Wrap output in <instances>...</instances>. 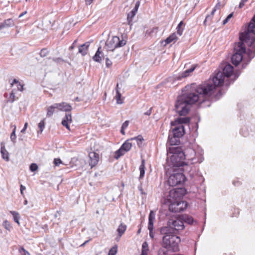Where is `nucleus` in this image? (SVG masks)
I'll return each mask as SVG.
<instances>
[{
	"label": "nucleus",
	"mask_w": 255,
	"mask_h": 255,
	"mask_svg": "<svg viewBox=\"0 0 255 255\" xmlns=\"http://www.w3.org/2000/svg\"><path fill=\"white\" fill-rule=\"evenodd\" d=\"M233 67L230 64H225L221 69L214 75L212 79L207 82L196 85L193 84L185 87L183 94L178 97L175 108L180 116L187 115L190 106L196 102L202 104L207 101L214 92L216 87L223 86L224 84L228 85L229 80L232 82L239 76L238 72H234Z\"/></svg>",
	"instance_id": "obj_1"
},
{
	"label": "nucleus",
	"mask_w": 255,
	"mask_h": 255,
	"mask_svg": "<svg viewBox=\"0 0 255 255\" xmlns=\"http://www.w3.org/2000/svg\"><path fill=\"white\" fill-rule=\"evenodd\" d=\"M168 151L172 154L167 158V164L171 171H175L178 168L179 170L190 173L192 170L190 164L200 163L204 159L202 151H195L192 148L181 151L178 147H169Z\"/></svg>",
	"instance_id": "obj_2"
},
{
	"label": "nucleus",
	"mask_w": 255,
	"mask_h": 255,
	"mask_svg": "<svg viewBox=\"0 0 255 255\" xmlns=\"http://www.w3.org/2000/svg\"><path fill=\"white\" fill-rule=\"evenodd\" d=\"M252 20L254 23H250L247 31L240 34V41L235 44V53L231 59L235 66L239 65L243 59V54L247 55L249 61L255 55V14Z\"/></svg>",
	"instance_id": "obj_3"
},
{
	"label": "nucleus",
	"mask_w": 255,
	"mask_h": 255,
	"mask_svg": "<svg viewBox=\"0 0 255 255\" xmlns=\"http://www.w3.org/2000/svg\"><path fill=\"white\" fill-rule=\"evenodd\" d=\"M184 188H176L171 190L164 199V204L168 206L169 210L172 212H180L187 208V203L181 201V199L185 194Z\"/></svg>",
	"instance_id": "obj_4"
},
{
	"label": "nucleus",
	"mask_w": 255,
	"mask_h": 255,
	"mask_svg": "<svg viewBox=\"0 0 255 255\" xmlns=\"http://www.w3.org/2000/svg\"><path fill=\"white\" fill-rule=\"evenodd\" d=\"M184 228L183 222L180 219H171L167 222V226L160 229L161 234H177Z\"/></svg>",
	"instance_id": "obj_5"
},
{
	"label": "nucleus",
	"mask_w": 255,
	"mask_h": 255,
	"mask_svg": "<svg viewBox=\"0 0 255 255\" xmlns=\"http://www.w3.org/2000/svg\"><path fill=\"white\" fill-rule=\"evenodd\" d=\"M174 234H162L164 235L162 238V245L172 252H176L179 250V244L181 240L179 237Z\"/></svg>",
	"instance_id": "obj_6"
},
{
	"label": "nucleus",
	"mask_w": 255,
	"mask_h": 255,
	"mask_svg": "<svg viewBox=\"0 0 255 255\" xmlns=\"http://www.w3.org/2000/svg\"><path fill=\"white\" fill-rule=\"evenodd\" d=\"M190 120V119L188 117H180L177 118L174 122H172L171 126L175 127L172 129L173 135L179 138L182 136L185 133L183 124H188Z\"/></svg>",
	"instance_id": "obj_7"
},
{
	"label": "nucleus",
	"mask_w": 255,
	"mask_h": 255,
	"mask_svg": "<svg viewBox=\"0 0 255 255\" xmlns=\"http://www.w3.org/2000/svg\"><path fill=\"white\" fill-rule=\"evenodd\" d=\"M126 41L123 39L121 40L118 36H113L109 38L105 43V48L108 51H113L115 48L124 46Z\"/></svg>",
	"instance_id": "obj_8"
},
{
	"label": "nucleus",
	"mask_w": 255,
	"mask_h": 255,
	"mask_svg": "<svg viewBox=\"0 0 255 255\" xmlns=\"http://www.w3.org/2000/svg\"><path fill=\"white\" fill-rule=\"evenodd\" d=\"M185 175L182 173H174L171 174L167 181L168 184L170 186H175L182 184L185 181Z\"/></svg>",
	"instance_id": "obj_9"
},
{
	"label": "nucleus",
	"mask_w": 255,
	"mask_h": 255,
	"mask_svg": "<svg viewBox=\"0 0 255 255\" xmlns=\"http://www.w3.org/2000/svg\"><path fill=\"white\" fill-rule=\"evenodd\" d=\"M130 140V139L127 140L123 144L120 149L116 152L115 156L117 159L122 155H123L126 152L128 151L130 149L132 144L129 142Z\"/></svg>",
	"instance_id": "obj_10"
},
{
	"label": "nucleus",
	"mask_w": 255,
	"mask_h": 255,
	"mask_svg": "<svg viewBox=\"0 0 255 255\" xmlns=\"http://www.w3.org/2000/svg\"><path fill=\"white\" fill-rule=\"evenodd\" d=\"M155 221V213L151 211L148 216V229L149 231V236L153 239L154 236V233L153 232V224Z\"/></svg>",
	"instance_id": "obj_11"
},
{
	"label": "nucleus",
	"mask_w": 255,
	"mask_h": 255,
	"mask_svg": "<svg viewBox=\"0 0 255 255\" xmlns=\"http://www.w3.org/2000/svg\"><path fill=\"white\" fill-rule=\"evenodd\" d=\"M89 157L90 159L89 164L92 168L97 164L99 161V156L98 153L94 151H92L89 153Z\"/></svg>",
	"instance_id": "obj_12"
},
{
	"label": "nucleus",
	"mask_w": 255,
	"mask_h": 255,
	"mask_svg": "<svg viewBox=\"0 0 255 255\" xmlns=\"http://www.w3.org/2000/svg\"><path fill=\"white\" fill-rule=\"evenodd\" d=\"M56 107L59 111L69 112L72 110L71 106L68 103L62 102L61 103H55Z\"/></svg>",
	"instance_id": "obj_13"
},
{
	"label": "nucleus",
	"mask_w": 255,
	"mask_h": 255,
	"mask_svg": "<svg viewBox=\"0 0 255 255\" xmlns=\"http://www.w3.org/2000/svg\"><path fill=\"white\" fill-rule=\"evenodd\" d=\"M72 119L70 114H66L62 121V125L65 127L67 129L71 130L69 124L72 123Z\"/></svg>",
	"instance_id": "obj_14"
},
{
	"label": "nucleus",
	"mask_w": 255,
	"mask_h": 255,
	"mask_svg": "<svg viewBox=\"0 0 255 255\" xmlns=\"http://www.w3.org/2000/svg\"><path fill=\"white\" fill-rule=\"evenodd\" d=\"M127 229V226L124 224V223H121L119 226L118 227V228L117 229V232L118 233L119 237L117 238L116 240L117 241H119L122 236L124 234L126 230Z\"/></svg>",
	"instance_id": "obj_15"
},
{
	"label": "nucleus",
	"mask_w": 255,
	"mask_h": 255,
	"mask_svg": "<svg viewBox=\"0 0 255 255\" xmlns=\"http://www.w3.org/2000/svg\"><path fill=\"white\" fill-rule=\"evenodd\" d=\"M195 68L196 66L195 65H192L191 68L181 73L179 76V79H180L181 78H185L189 76L190 74L195 69Z\"/></svg>",
	"instance_id": "obj_16"
},
{
	"label": "nucleus",
	"mask_w": 255,
	"mask_h": 255,
	"mask_svg": "<svg viewBox=\"0 0 255 255\" xmlns=\"http://www.w3.org/2000/svg\"><path fill=\"white\" fill-rule=\"evenodd\" d=\"M14 25V23L12 19H7L0 24V30L3 28L13 26Z\"/></svg>",
	"instance_id": "obj_17"
},
{
	"label": "nucleus",
	"mask_w": 255,
	"mask_h": 255,
	"mask_svg": "<svg viewBox=\"0 0 255 255\" xmlns=\"http://www.w3.org/2000/svg\"><path fill=\"white\" fill-rule=\"evenodd\" d=\"M101 48L99 47L95 55L94 56L93 60L98 62H101V61L104 59V55L102 52L100 51Z\"/></svg>",
	"instance_id": "obj_18"
},
{
	"label": "nucleus",
	"mask_w": 255,
	"mask_h": 255,
	"mask_svg": "<svg viewBox=\"0 0 255 255\" xmlns=\"http://www.w3.org/2000/svg\"><path fill=\"white\" fill-rule=\"evenodd\" d=\"M89 45L90 43L89 42H86L84 44L81 45L79 47V52L82 55H85L87 53Z\"/></svg>",
	"instance_id": "obj_19"
},
{
	"label": "nucleus",
	"mask_w": 255,
	"mask_h": 255,
	"mask_svg": "<svg viewBox=\"0 0 255 255\" xmlns=\"http://www.w3.org/2000/svg\"><path fill=\"white\" fill-rule=\"evenodd\" d=\"M179 137H175L174 135L171 137V135H169L167 143L170 145H178L179 143Z\"/></svg>",
	"instance_id": "obj_20"
},
{
	"label": "nucleus",
	"mask_w": 255,
	"mask_h": 255,
	"mask_svg": "<svg viewBox=\"0 0 255 255\" xmlns=\"http://www.w3.org/2000/svg\"><path fill=\"white\" fill-rule=\"evenodd\" d=\"M171 251V250H169L167 248L164 247L162 245L161 248L159 249L158 251V255H182L180 254H176V255H170L169 254V252Z\"/></svg>",
	"instance_id": "obj_21"
},
{
	"label": "nucleus",
	"mask_w": 255,
	"mask_h": 255,
	"mask_svg": "<svg viewBox=\"0 0 255 255\" xmlns=\"http://www.w3.org/2000/svg\"><path fill=\"white\" fill-rule=\"evenodd\" d=\"M177 39L176 34L173 33L166 39L165 42L166 44H169L172 42L174 43L177 41Z\"/></svg>",
	"instance_id": "obj_22"
},
{
	"label": "nucleus",
	"mask_w": 255,
	"mask_h": 255,
	"mask_svg": "<svg viewBox=\"0 0 255 255\" xmlns=\"http://www.w3.org/2000/svg\"><path fill=\"white\" fill-rule=\"evenodd\" d=\"M140 171V175H139V179H142L145 173V160L144 159H142L141 163L139 168Z\"/></svg>",
	"instance_id": "obj_23"
},
{
	"label": "nucleus",
	"mask_w": 255,
	"mask_h": 255,
	"mask_svg": "<svg viewBox=\"0 0 255 255\" xmlns=\"http://www.w3.org/2000/svg\"><path fill=\"white\" fill-rule=\"evenodd\" d=\"M0 152L2 155V157L3 159H5L6 161H8L9 160V154L8 152L5 149L4 146L1 145L0 149Z\"/></svg>",
	"instance_id": "obj_24"
},
{
	"label": "nucleus",
	"mask_w": 255,
	"mask_h": 255,
	"mask_svg": "<svg viewBox=\"0 0 255 255\" xmlns=\"http://www.w3.org/2000/svg\"><path fill=\"white\" fill-rule=\"evenodd\" d=\"M56 109H57V107H56L55 104L48 107L47 109V116L51 117L53 114Z\"/></svg>",
	"instance_id": "obj_25"
},
{
	"label": "nucleus",
	"mask_w": 255,
	"mask_h": 255,
	"mask_svg": "<svg viewBox=\"0 0 255 255\" xmlns=\"http://www.w3.org/2000/svg\"><path fill=\"white\" fill-rule=\"evenodd\" d=\"M148 251V245L146 242H144L142 245V252L141 255H147Z\"/></svg>",
	"instance_id": "obj_26"
},
{
	"label": "nucleus",
	"mask_w": 255,
	"mask_h": 255,
	"mask_svg": "<svg viewBox=\"0 0 255 255\" xmlns=\"http://www.w3.org/2000/svg\"><path fill=\"white\" fill-rule=\"evenodd\" d=\"M119 84L117 85V89H116V95L115 96V99L117 100V103L118 104H122L123 102L121 99V94L120 93V91L118 89Z\"/></svg>",
	"instance_id": "obj_27"
},
{
	"label": "nucleus",
	"mask_w": 255,
	"mask_h": 255,
	"mask_svg": "<svg viewBox=\"0 0 255 255\" xmlns=\"http://www.w3.org/2000/svg\"><path fill=\"white\" fill-rule=\"evenodd\" d=\"M158 31L157 27H153L146 30L145 34L149 36H152L156 34Z\"/></svg>",
	"instance_id": "obj_28"
},
{
	"label": "nucleus",
	"mask_w": 255,
	"mask_h": 255,
	"mask_svg": "<svg viewBox=\"0 0 255 255\" xmlns=\"http://www.w3.org/2000/svg\"><path fill=\"white\" fill-rule=\"evenodd\" d=\"M182 220L189 224H191L193 222V219L186 215L182 216Z\"/></svg>",
	"instance_id": "obj_29"
},
{
	"label": "nucleus",
	"mask_w": 255,
	"mask_h": 255,
	"mask_svg": "<svg viewBox=\"0 0 255 255\" xmlns=\"http://www.w3.org/2000/svg\"><path fill=\"white\" fill-rule=\"evenodd\" d=\"M10 213L12 215L14 221L18 225H19V220L20 219V216L18 213L15 211H10Z\"/></svg>",
	"instance_id": "obj_30"
},
{
	"label": "nucleus",
	"mask_w": 255,
	"mask_h": 255,
	"mask_svg": "<svg viewBox=\"0 0 255 255\" xmlns=\"http://www.w3.org/2000/svg\"><path fill=\"white\" fill-rule=\"evenodd\" d=\"M14 84H17V90L20 91H22L23 90V85L21 84L19 81L16 79H14L12 83L11 84V86H13Z\"/></svg>",
	"instance_id": "obj_31"
},
{
	"label": "nucleus",
	"mask_w": 255,
	"mask_h": 255,
	"mask_svg": "<svg viewBox=\"0 0 255 255\" xmlns=\"http://www.w3.org/2000/svg\"><path fill=\"white\" fill-rule=\"evenodd\" d=\"M135 14H136L134 13V12H132V10L129 13H128L127 16V21L129 25H131V23L132 21V18Z\"/></svg>",
	"instance_id": "obj_32"
},
{
	"label": "nucleus",
	"mask_w": 255,
	"mask_h": 255,
	"mask_svg": "<svg viewBox=\"0 0 255 255\" xmlns=\"http://www.w3.org/2000/svg\"><path fill=\"white\" fill-rule=\"evenodd\" d=\"M130 140H135L138 145L139 146H141L142 143V141L143 140V138L141 135H138L133 138H131Z\"/></svg>",
	"instance_id": "obj_33"
},
{
	"label": "nucleus",
	"mask_w": 255,
	"mask_h": 255,
	"mask_svg": "<svg viewBox=\"0 0 255 255\" xmlns=\"http://www.w3.org/2000/svg\"><path fill=\"white\" fill-rule=\"evenodd\" d=\"M39 130L37 131L38 134H40L42 132L44 128H45V122L44 120L41 121L38 125Z\"/></svg>",
	"instance_id": "obj_34"
},
{
	"label": "nucleus",
	"mask_w": 255,
	"mask_h": 255,
	"mask_svg": "<svg viewBox=\"0 0 255 255\" xmlns=\"http://www.w3.org/2000/svg\"><path fill=\"white\" fill-rule=\"evenodd\" d=\"M213 16V15H212V13H211V14L207 15L206 17V18L204 21V25H206L207 24H210V22L211 21Z\"/></svg>",
	"instance_id": "obj_35"
},
{
	"label": "nucleus",
	"mask_w": 255,
	"mask_h": 255,
	"mask_svg": "<svg viewBox=\"0 0 255 255\" xmlns=\"http://www.w3.org/2000/svg\"><path fill=\"white\" fill-rule=\"evenodd\" d=\"M118 251V247L117 246H115L112 248L108 254V255H116Z\"/></svg>",
	"instance_id": "obj_36"
},
{
	"label": "nucleus",
	"mask_w": 255,
	"mask_h": 255,
	"mask_svg": "<svg viewBox=\"0 0 255 255\" xmlns=\"http://www.w3.org/2000/svg\"><path fill=\"white\" fill-rule=\"evenodd\" d=\"M2 226L5 229L8 231H9L11 228V226H10L9 222L7 220H5L3 222Z\"/></svg>",
	"instance_id": "obj_37"
},
{
	"label": "nucleus",
	"mask_w": 255,
	"mask_h": 255,
	"mask_svg": "<svg viewBox=\"0 0 255 255\" xmlns=\"http://www.w3.org/2000/svg\"><path fill=\"white\" fill-rule=\"evenodd\" d=\"M15 129H16V127H14V128L10 135V139L13 143L15 142V140H16V136L15 134Z\"/></svg>",
	"instance_id": "obj_38"
},
{
	"label": "nucleus",
	"mask_w": 255,
	"mask_h": 255,
	"mask_svg": "<svg viewBox=\"0 0 255 255\" xmlns=\"http://www.w3.org/2000/svg\"><path fill=\"white\" fill-rule=\"evenodd\" d=\"M14 100H15L14 93L13 92V91H12L9 95V97L8 98L7 101L9 102L12 103L14 101Z\"/></svg>",
	"instance_id": "obj_39"
},
{
	"label": "nucleus",
	"mask_w": 255,
	"mask_h": 255,
	"mask_svg": "<svg viewBox=\"0 0 255 255\" xmlns=\"http://www.w3.org/2000/svg\"><path fill=\"white\" fill-rule=\"evenodd\" d=\"M19 252L21 254V255H30L29 253H28L22 247L19 249Z\"/></svg>",
	"instance_id": "obj_40"
},
{
	"label": "nucleus",
	"mask_w": 255,
	"mask_h": 255,
	"mask_svg": "<svg viewBox=\"0 0 255 255\" xmlns=\"http://www.w3.org/2000/svg\"><path fill=\"white\" fill-rule=\"evenodd\" d=\"M48 51L46 49H42L40 52V55L41 57H45L48 55Z\"/></svg>",
	"instance_id": "obj_41"
},
{
	"label": "nucleus",
	"mask_w": 255,
	"mask_h": 255,
	"mask_svg": "<svg viewBox=\"0 0 255 255\" xmlns=\"http://www.w3.org/2000/svg\"><path fill=\"white\" fill-rule=\"evenodd\" d=\"M38 168V166L35 163H32L30 166V169L32 171H34L36 170Z\"/></svg>",
	"instance_id": "obj_42"
},
{
	"label": "nucleus",
	"mask_w": 255,
	"mask_h": 255,
	"mask_svg": "<svg viewBox=\"0 0 255 255\" xmlns=\"http://www.w3.org/2000/svg\"><path fill=\"white\" fill-rule=\"evenodd\" d=\"M220 7H221V4H220V3L219 2H218L216 5V6L214 8V9L212 10V15H214V13H215V12L216 11V10L220 9Z\"/></svg>",
	"instance_id": "obj_43"
},
{
	"label": "nucleus",
	"mask_w": 255,
	"mask_h": 255,
	"mask_svg": "<svg viewBox=\"0 0 255 255\" xmlns=\"http://www.w3.org/2000/svg\"><path fill=\"white\" fill-rule=\"evenodd\" d=\"M140 2L139 1H137L135 3L134 8L132 10V12H134V13H136L137 9L139 6Z\"/></svg>",
	"instance_id": "obj_44"
},
{
	"label": "nucleus",
	"mask_w": 255,
	"mask_h": 255,
	"mask_svg": "<svg viewBox=\"0 0 255 255\" xmlns=\"http://www.w3.org/2000/svg\"><path fill=\"white\" fill-rule=\"evenodd\" d=\"M62 163L61 160L59 158H55L54 160V164L55 166H59Z\"/></svg>",
	"instance_id": "obj_45"
},
{
	"label": "nucleus",
	"mask_w": 255,
	"mask_h": 255,
	"mask_svg": "<svg viewBox=\"0 0 255 255\" xmlns=\"http://www.w3.org/2000/svg\"><path fill=\"white\" fill-rule=\"evenodd\" d=\"M183 30H184V28L183 27H177V34L181 36L182 34V33H183Z\"/></svg>",
	"instance_id": "obj_46"
},
{
	"label": "nucleus",
	"mask_w": 255,
	"mask_h": 255,
	"mask_svg": "<svg viewBox=\"0 0 255 255\" xmlns=\"http://www.w3.org/2000/svg\"><path fill=\"white\" fill-rule=\"evenodd\" d=\"M128 124H129V122L128 121H126V122H125L122 126V128H125L126 129L128 126Z\"/></svg>",
	"instance_id": "obj_47"
},
{
	"label": "nucleus",
	"mask_w": 255,
	"mask_h": 255,
	"mask_svg": "<svg viewBox=\"0 0 255 255\" xmlns=\"http://www.w3.org/2000/svg\"><path fill=\"white\" fill-rule=\"evenodd\" d=\"M53 61L56 63H61L63 61V60L61 58H53Z\"/></svg>",
	"instance_id": "obj_48"
},
{
	"label": "nucleus",
	"mask_w": 255,
	"mask_h": 255,
	"mask_svg": "<svg viewBox=\"0 0 255 255\" xmlns=\"http://www.w3.org/2000/svg\"><path fill=\"white\" fill-rule=\"evenodd\" d=\"M112 63L111 61L108 58H107L106 60V64L107 66L109 67L110 66H111L112 65Z\"/></svg>",
	"instance_id": "obj_49"
},
{
	"label": "nucleus",
	"mask_w": 255,
	"mask_h": 255,
	"mask_svg": "<svg viewBox=\"0 0 255 255\" xmlns=\"http://www.w3.org/2000/svg\"><path fill=\"white\" fill-rule=\"evenodd\" d=\"M248 0H241V1L240 3L239 7L240 8H242L245 5V2H246Z\"/></svg>",
	"instance_id": "obj_50"
},
{
	"label": "nucleus",
	"mask_w": 255,
	"mask_h": 255,
	"mask_svg": "<svg viewBox=\"0 0 255 255\" xmlns=\"http://www.w3.org/2000/svg\"><path fill=\"white\" fill-rule=\"evenodd\" d=\"M27 126H28V123H25V124H24L23 128L21 130V132L24 133L25 132V130L26 129V128H27Z\"/></svg>",
	"instance_id": "obj_51"
},
{
	"label": "nucleus",
	"mask_w": 255,
	"mask_h": 255,
	"mask_svg": "<svg viewBox=\"0 0 255 255\" xmlns=\"http://www.w3.org/2000/svg\"><path fill=\"white\" fill-rule=\"evenodd\" d=\"M25 189V187L23 186L22 185H20V193L23 196V191Z\"/></svg>",
	"instance_id": "obj_52"
},
{
	"label": "nucleus",
	"mask_w": 255,
	"mask_h": 255,
	"mask_svg": "<svg viewBox=\"0 0 255 255\" xmlns=\"http://www.w3.org/2000/svg\"><path fill=\"white\" fill-rule=\"evenodd\" d=\"M152 108H150L147 112L144 113L145 115L150 116L151 114Z\"/></svg>",
	"instance_id": "obj_53"
},
{
	"label": "nucleus",
	"mask_w": 255,
	"mask_h": 255,
	"mask_svg": "<svg viewBox=\"0 0 255 255\" xmlns=\"http://www.w3.org/2000/svg\"><path fill=\"white\" fill-rule=\"evenodd\" d=\"M77 40H74V42L73 43L72 45L69 48L70 50L74 49V48L75 47V44L77 43Z\"/></svg>",
	"instance_id": "obj_54"
},
{
	"label": "nucleus",
	"mask_w": 255,
	"mask_h": 255,
	"mask_svg": "<svg viewBox=\"0 0 255 255\" xmlns=\"http://www.w3.org/2000/svg\"><path fill=\"white\" fill-rule=\"evenodd\" d=\"M233 13H231L228 15V16L226 17V19L229 21L230 18H231L233 16Z\"/></svg>",
	"instance_id": "obj_55"
},
{
	"label": "nucleus",
	"mask_w": 255,
	"mask_h": 255,
	"mask_svg": "<svg viewBox=\"0 0 255 255\" xmlns=\"http://www.w3.org/2000/svg\"><path fill=\"white\" fill-rule=\"evenodd\" d=\"M93 0H86V3L87 4L89 5L90 4Z\"/></svg>",
	"instance_id": "obj_56"
},
{
	"label": "nucleus",
	"mask_w": 255,
	"mask_h": 255,
	"mask_svg": "<svg viewBox=\"0 0 255 255\" xmlns=\"http://www.w3.org/2000/svg\"><path fill=\"white\" fill-rule=\"evenodd\" d=\"M183 21H180V23L178 24L177 27H182V25H183Z\"/></svg>",
	"instance_id": "obj_57"
},
{
	"label": "nucleus",
	"mask_w": 255,
	"mask_h": 255,
	"mask_svg": "<svg viewBox=\"0 0 255 255\" xmlns=\"http://www.w3.org/2000/svg\"><path fill=\"white\" fill-rule=\"evenodd\" d=\"M125 128H121V132L124 135L125 134Z\"/></svg>",
	"instance_id": "obj_58"
},
{
	"label": "nucleus",
	"mask_w": 255,
	"mask_h": 255,
	"mask_svg": "<svg viewBox=\"0 0 255 255\" xmlns=\"http://www.w3.org/2000/svg\"><path fill=\"white\" fill-rule=\"evenodd\" d=\"M27 13L26 11L22 12V13H21L19 15V17H22L23 15H24V14H25L26 13Z\"/></svg>",
	"instance_id": "obj_59"
},
{
	"label": "nucleus",
	"mask_w": 255,
	"mask_h": 255,
	"mask_svg": "<svg viewBox=\"0 0 255 255\" xmlns=\"http://www.w3.org/2000/svg\"><path fill=\"white\" fill-rule=\"evenodd\" d=\"M89 241V240H87L86 241H85L83 244H82L81 246V247H83L84 246L85 244H86Z\"/></svg>",
	"instance_id": "obj_60"
},
{
	"label": "nucleus",
	"mask_w": 255,
	"mask_h": 255,
	"mask_svg": "<svg viewBox=\"0 0 255 255\" xmlns=\"http://www.w3.org/2000/svg\"><path fill=\"white\" fill-rule=\"evenodd\" d=\"M229 21L226 18L224 21H223V24L225 25V24H226Z\"/></svg>",
	"instance_id": "obj_61"
},
{
	"label": "nucleus",
	"mask_w": 255,
	"mask_h": 255,
	"mask_svg": "<svg viewBox=\"0 0 255 255\" xmlns=\"http://www.w3.org/2000/svg\"><path fill=\"white\" fill-rule=\"evenodd\" d=\"M167 168V167H166ZM166 174H168L169 172V168H166Z\"/></svg>",
	"instance_id": "obj_62"
},
{
	"label": "nucleus",
	"mask_w": 255,
	"mask_h": 255,
	"mask_svg": "<svg viewBox=\"0 0 255 255\" xmlns=\"http://www.w3.org/2000/svg\"><path fill=\"white\" fill-rule=\"evenodd\" d=\"M27 200H25L24 201V204L25 205H27Z\"/></svg>",
	"instance_id": "obj_63"
},
{
	"label": "nucleus",
	"mask_w": 255,
	"mask_h": 255,
	"mask_svg": "<svg viewBox=\"0 0 255 255\" xmlns=\"http://www.w3.org/2000/svg\"><path fill=\"white\" fill-rule=\"evenodd\" d=\"M233 183L235 185H236V184L235 181H233Z\"/></svg>",
	"instance_id": "obj_64"
}]
</instances>
